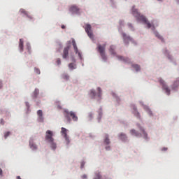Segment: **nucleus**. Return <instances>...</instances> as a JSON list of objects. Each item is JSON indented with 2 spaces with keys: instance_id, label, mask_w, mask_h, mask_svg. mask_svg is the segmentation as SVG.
Here are the masks:
<instances>
[{
  "instance_id": "nucleus-41",
  "label": "nucleus",
  "mask_w": 179,
  "mask_h": 179,
  "mask_svg": "<svg viewBox=\"0 0 179 179\" xmlns=\"http://www.w3.org/2000/svg\"><path fill=\"white\" fill-rule=\"evenodd\" d=\"M106 150H110V146H107V147H106Z\"/></svg>"
},
{
  "instance_id": "nucleus-2",
  "label": "nucleus",
  "mask_w": 179,
  "mask_h": 179,
  "mask_svg": "<svg viewBox=\"0 0 179 179\" xmlns=\"http://www.w3.org/2000/svg\"><path fill=\"white\" fill-rule=\"evenodd\" d=\"M107 44L104 43L103 45L99 44L97 45V50L98 52H99L102 59L103 61H107V56L106 55V46Z\"/></svg>"
},
{
  "instance_id": "nucleus-13",
  "label": "nucleus",
  "mask_w": 179,
  "mask_h": 179,
  "mask_svg": "<svg viewBox=\"0 0 179 179\" xmlns=\"http://www.w3.org/2000/svg\"><path fill=\"white\" fill-rule=\"evenodd\" d=\"M118 59L120 61H123V62H125L126 64H131V59L128 57H124L122 56H117Z\"/></svg>"
},
{
  "instance_id": "nucleus-9",
  "label": "nucleus",
  "mask_w": 179,
  "mask_h": 179,
  "mask_svg": "<svg viewBox=\"0 0 179 179\" xmlns=\"http://www.w3.org/2000/svg\"><path fill=\"white\" fill-rule=\"evenodd\" d=\"M29 147L32 150H37V144L34 143V139L30 138Z\"/></svg>"
},
{
  "instance_id": "nucleus-36",
  "label": "nucleus",
  "mask_w": 179,
  "mask_h": 179,
  "mask_svg": "<svg viewBox=\"0 0 179 179\" xmlns=\"http://www.w3.org/2000/svg\"><path fill=\"white\" fill-rule=\"evenodd\" d=\"M56 62L57 65H61V59H57Z\"/></svg>"
},
{
  "instance_id": "nucleus-3",
  "label": "nucleus",
  "mask_w": 179,
  "mask_h": 179,
  "mask_svg": "<svg viewBox=\"0 0 179 179\" xmlns=\"http://www.w3.org/2000/svg\"><path fill=\"white\" fill-rule=\"evenodd\" d=\"M64 114L69 122H71V117L73 121H78V116L73 111L64 110Z\"/></svg>"
},
{
  "instance_id": "nucleus-5",
  "label": "nucleus",
  "mask_w": 179,
  "mask_h": 179,
  "mask_svg": "<svg viewBox=\"0 0 179 179\" xmlns=\"http://www.w3.org/2000/svg\"><path fill=\"white\" fill-rule=\"evenodd\" d=\"M52 136H54V133H52L51 130L46 131L45 137V141H47L48 143L52 142L54 141V138Z\"/></svg>"
},
{
  "instance_id": "nucleus-40",
  "label": "nucleus",
  "mask_w": 179,
  "mask_h": 179,
  "mask_svg": "<svg viewBox=\"0 0 179 179\" xmlns=\"http://www.w3.org/2000/svg\"><path fill=\"white\" fill-rule=\"evenodd\" d=\"M2 174H3L2 169L0 168V176H2Z\"/></svg>"
},
{
  "instance_id": "nucleus-23",
  "label": "nucleus",
  "mask_w": 179,
  "mask_h": 179,
  "mask_svg": "<svg viewBox=\"0 0 179 179\" xmlns=\"http://www.w3.org/2000/svg\"><path fill=\"white\" fill-rule=\"evenodd\" d=\"M132 68H134L136 69V72L141 71V66L138 64H132Z\"/></svg>"
},
{
  "instance_id": "nucleus-31",
  "label": "nucleus",
  "mask_w": 179,
  "mask_h": 179,
  "mask_svg": "<svg viewBox=\"0 0 179 179\" xmlns=\"http://www.w3.org/2000/svg\"><path fill=\"white\" fill-rule=\"evenodd\" d=\"M97 90H98V92H99L98 97H101V88L98 87V88H97Z\"/></svg>"
},
{
  "instance_id": "nucleus-25",
  "label": "nucleus",
  "mask_w": 179,
  "mask_h": 179,
  "mask_svg": "<svg viewBox=\"0 0 179 179\" xmlns=\"http://www.w3.org/2000/svg\"><path fill=\"white\" fill-rule=\"evenodd\" d=\"M19 47L20 51H23V39H20Z\"/></svg>"
},
{
  "instance_id": "nucleus-48",
  "label": "nucleus",
  "mask_w": 179,
  "mask_h": 179,
  "mask_svg": "<svg viewBox=\"0 0 179 179\" xmlns=\"http://www.w3.org/2000/svg\"><path fill=\"white\" fill-rule=\"evenodd\" d=\"M1 122H2V121H3V119H1Z\"/></svg>"
},
{
  "instance_id": "nucleus-17",
  "label": "nucleus",
  "mask_w": 179,
  "mask_h": 179,
  "mask_svg": "<svg viewBox=\"0 0 179 179\" xmlns=\"http://www.w3.org/2000/svg\"><path fill=\"white\" fill-rule=\"evenodd\" d=\"M133 110H134V115L137 118H141V114H139V112H138L136 108L135 107V105L132 106Z\"/></svg>"
},
{
  "instance_id": "nucleus-20",
  "label": "nucleus",
  "mask_w": 179,
  "mask_h": 179,
  "mask_svg": "<svg viewBox=\"0 0 179 179\" xmlns=\"http://www.w3.org/2000/svg\"><path fill=\"white\" fill-rule=\"evenodd\" d=\"M39 93H40V91L38 90V89L36 88L33 93L34 97L35 99L37 98V96H38Z\"/></svg>"
},
{
  "instance_id": "nucleus-15",
  "label": "nucleus",
  "mask_w": 179,
  "mask_h": 179,
  "mask_svg": "<svg viewBox=\"0 0 179 179\" xmlns=\"http://www.w3.org/2000/svg\"><path fill=\"white\" fill-rule=\"evenodd\" d=\"M138 127L139 128L140 131H141L143 134V136L145 139H148V134L146 131H145V129H143V127H141V125L138 124Z\"/></svg>"
},
{
  "instance_id": "nucleus-38",
  "label": "nucleus",
  "mask_w": 179,
  "mask_h": 179,
  "mask_svg": "<svg viewBox=\"0 0 179 179\" xmlns=\"http://www.w3.org/2000/svg\"><path fill=\"white\" fill-rule=\"evenodd\" d=\"M82 178H83V179L87 178V175H83V176H82Z\"/></svg>"
},
{
  "instance_id": "nucleus-21",
  "label": "nucleus",
  "mask_w": 179,
  "mask_h": 179,
  "mask_svg": "<svg viewBox=\"0 0 179 179\" xmlns=\"http://www.w3.org/2000/svg\"><path fill=\"white\" fill-rule=\"evenodd\" d=\"M104 143H106V145H110V138H108V134H106Z\"/></svg>"
},
{
  "instance_id": "nucleus-24",
  "label": "nucleus",
  "mask_w": 179,
  "mask_h": 179,
  "mask_svg": "<svg viewBox=\"0 0 179 179\" xmlns=\"http://www.w3.org/2000/svg\"><path fill=\"white\" fill-rule=\"evenodd\" d=\"M90 96L91 99H94V97H96V92H94V90H92L90 91Z\"/></svg>"
},
{
  "instance_id": "nucleus-28",
  "label": "nucleus",
  "mask_w": 179,
  "mask_h": 179,
  "mask_svg": "<svg viewBox=\"0 0 179 179\" xmlns=\"http://www.w3.org/2000/svg\"><path fill=\"white\" fill-rule=\"evenodd\" d=\"M69 68L70 69H76V65H75V64H73V63H70V64H69Z\"/></svg>"
},
{
  "instance_id": "nucleus-14",
  "label": "nucleus",
  "mask_w": 179,
  "mask_h": 179,
  "mask_svg": "<svg viewBox=\"0 0 179 179\" xmlns=\"http://www.w3.org/2000/svg\"><path fill=\"white\" fill-rule=\"evenodd\" d=\"M72 44L76 54H78L80 58H82V55L80 54V52H78V46L76 45V42H75V41H73Z\"/></svg>"
},
{
  "instance_id": "nucleus-12",
  "label": "nucleus",
  "mask_w": 179,
  "mask_h": 179,
  "mask_svg": "<svg viewBox=\"0 0 179 179\" xmlns=\"http://www.w3.org/2000/svg\"><path fill=\"white\" fill-rule=\"evenodd\" d=\"M37 115L38 116V122H44V117H43V110H38L37 111Z\"/></svg>"
},
{
  "instance_id": "nucleus-46",
  "label": "nucleus",
  "mask_w": 179,
  "mask_h": 179,
  "mask_svg": "<svg viewBox=\"0 0 179 179\" xmlns=\"http://www.w3.org/2000/svg\"><path fill=\"white\" fill-rule=\"evenodd\" d=\"M1 87H2V83H0V89H1Z\"/></svg>"
},
{
  "instance_id": "nucleus-11",
  "label": "nucleus",
  "mask_w": 179,
  "mask_h": 179,
  "mask_svg": "<svg viewBox=\"0 0 179 179\" xmlns=\"http://www.w3.org/2000/svg\"><path fill=\"white\" fill-rule=\"evenodd\" d=\"M69 46L64 48L63 50L62 57L64 59H66V57L69 55Z\"/></svg>"
},
{
  "instance_id": "nucleus-42",
  "label": "nucleus",
  "mask_w": 179,
  "mask_h": 179,
  "mask_svg": "<svg viewBox=\"0 0 179 179\" xmlns=\"http://www.w3.org/2000/svg\"><path fill=\"white\" fill-rule=\"evenodd\" d=\"M85 166V163H81V169H83V166Z\"/></svg>"
},
{
  "instance_id": "nucleus-39",
  "label": "nucleus",
  "mask_w": 179,
  "mask_h": 179,
  "mask_svg": "<svg viewBox=\"0 0 179 179\" xmlns=\"http://www.w3.org/2000/svg\"><path fill=\"white\" fill-rule=\"evenodd\" d=\"M25 104L28 108L30 107V106L29 105V102H26Z\"/></svg>"
},
{
  "instance_id": "nucleus-22",
  "label": "nucleus",
  "mask_w": 179,
  "mask_h": 179,
  "mask_svg": "<svg viewBox=\"0 0 179 179\" xmlns=\"http://www.w3.org/2000/svg\"><path fill=\"white\" fill-rule=\"evenodd\" d=\"M49 143H50V146L52 149H53V150H55V149H57V143H55L54 141L52 142H49Z\"/></svg>"
},
{
  "instance_id": "nucleus-18",
  "label": "nucleus",
  "mask_w": 179,
  "mask_h": 179,
  "mask_svg": "<svg viewBox=\"0 0 179 179\" xmlns=\"http://www.w3.org/2000/svg\"><path fill=\"white\" fill-rule=\"evenodd\" d=\"M127 134L124 133L119 134V138L121 139V141H127Z\"/></svg>"
},
{
  "instance_id": "nucleus-6",
  "label": "nucleus",
  "mask_w": 179,
  "mask_h": 179,
  "mask_svg": "<svg viewBox=\"0 0 179 179\" xmlns=\"http://www.w3.org/2000/svg\"><path fill=\"white\" fill-rule=\"evenodd\" d=\"M85 30L90 38H93V32L92 31V25L90 24L85 25Z\"/></svg>"
},
{
  "instance_id": "nucleus-8",
  "label": "nucleus",
  "mask_w": 179,
  "mask_h": 179,
  "mask_svg": "<svg viewBox=\"0 0 179 179\" xmlns=\"http://www.w3.org/2000/svg\"><path fill=\"white\" fill-rule=\"evenodd\" d=\"M122 36L123 37V41H124V44H129V41H134L132 38H131L130 36L125 34V33H122Z\"/></svg>"
},
{
  "instance_id": "nucleus-33",
  "label": "nucleus",
  "mask_w": 179,
  "mask_h": 179,
  "mask_svg": "<svg viewBox=\"0 0 179 179\" xmlns=\"http://www.w3.org/2000/svg\"><path fill=\"white\" fill-rule=\"evenodd\" d=\"M10 135V132L7 131L5 134H4V138L5 139H6V138H8V136H9Z\"/></svg>"
},
{
  "instance_id": "nucleus-26",
  "label": "nucleus",
  "mask_w": 179,
  "mask_h": 179,
  "mask_svg": "<svg viewBox=\"0 0 179 179\" xmlns=\"http://www.w3.org/2000/svg\"><path fill=\"white\" fill-rule=\"evenodd\" d=\"M109 51L112 55H115V52L114 51V45L110 47Z\"/></svg>"
},
{
  "instance_id": "nucleus-49",
  "label": "nucleus",
  "mask_w": 179,
  "mask_h": 179,
  "mask_svg": "<svg viewBox=\"0 0 179 179\" xmlns=\"http://www.w3.org/2000/svg\"><path fill=\"white\" fill-rule=\"evenodd\" d=\"M158 1H163V0H158Z\"/></svg>"
},
{
  "instance_id": "nucleus-44",
  "label": "nucleus",
  "mask_w": 179,
  "mask_h": 179,
  "mask_svg": "<svg viewBox=\"0 0 179 179\" xmlns=\"http://www.w3.org/2000/svg\"><path fill=\"white\" fill-rule=\"evenodd\" d=\"M17 179H22V178H20V176H17Z\"/></svg>"
},
{
  "instance_id": "nucleus-34",
  "label": "nucleus",
  "mask_w": 179,
  "mask_h": 179,
  "mask_svg": "<svg viewBox=\"0 0 179 179\" xmlns=\"http://www.w3.org/2000/svg\"><path fill=\"white\" fill-rule=\"evenodd\" d=\"M27 48L28 50V52L29 54H31V52H30V50H31V47H30L29 45H27Z\"/></svg>"
},
{
  "instance_id": "nucleus-16",
  "label": "nucleus",
  "mask_w": 179,
  "mask_h": 179,
  "mask_svg": "<svg viewBox=\"0 0 179 179\" xmlns=\"http://www.w3.org/2000/svg\"><path fill=\"white\" fill-rule=\"evenodd\" d=\"M130 134L131 135H133L134 136H136V137L142 136V134H141L140 133H138V131H136V130L134 129L130 130Z\"/></svg>"
},
{
  "instance_id": "nucleus-45",
  "label": "nucleus",
  "mask_w": 179,
  "mask_h": 179,
  "mask_svg": "<svg viewBox=\"0 0 179 179\" xmlns=\"http://www.w3.org/2000/svg\"><path fill=\"white\" fill-rule=\"evenodd\" d=\"M162 150H167V148H164L162 149Z\"/></svg>"
},
{
  "instance_id": "nucleus-4",
  "label": "nucleus",
  "mask_w": 179,
  "mask_h": 179,
  "mask_svg": "<svg viewBox=\"0 0 179 179\" xmlns=\"http://www.w3.org/2000/svg\"><path fill=\"white\" fill-rule=\"evenodd\" d=\"M61 129L62 136L64 138L67 145L69 144L71 141H69V136H68V129L64 127H62Z\"/></svg>"
},
{
  "instance_id": "nucleus-35",
  "label": "nucleus",
  "mask_w": 179,
  "mask_h": 179,
  "mask_svg": "<svg viewBox=\"0 0 179 179\" xmlns=\"http://www.w3.org/2000/svg\"><path fill=\"white\" fill-rule=\"evenodd\" d=\"M128 26H129V29H131V30H134V27L132 26V24L129 23Z\"/></svg>"
},
{
  "instance_id": "nucleus-30",
  "label": "nucleus",
  "mask_w": 179,
  "mask_h": 179,
  "mask_svg": "<svg viewBox=\"0 0 179 179\" xmlns=\"http://www.w3.org/2000/svg\"><path fill=\"white\" fill-rule=\"evenodd\" d=\"M62 78H63V79H65L66 80H68L69 79V76L66 73H64L62 75Z\"/></svg>"
},
{
  "instance_id": "nucleus-29",
  "label": "nucleus",
  "mask_w": 179,
  "mask_h": 179,
  "mask_svg": "<svg viewBox=\"0 0 179 179\" xmlns=\"http://www.w3.org/2000/svg\"><path fill=\"white\" fill-rule=\"evenodd\" d=\"M94 179H101V175H100L99 172H96L95 173V177Z\"/></svg>"
},
{
  "instance_id": "nucleus-37",
  "label": "nucleus",
  "mask_w": 179,
  "mask_h": 179,
  "mask_svg": "<svg viewBox=\"0 0 179 179\" xmlns=\"http://www.w3.org/2000/svg\"><path fill=\"white\" fill-rule=\"evenodd\" d=\"M35 72H36V73H37L38 75H40V69H35Z\"/></svg>"
},
{
  "instance_id": "nucleus-10",
  "label": "nucleus",
  "mask_w": 179,
  "mask_h": 179,
  "mask_svg": "<svg viewBox=\"0 0 179 179\" xmlns=\"http://www.w3.org/2000/svg\"><path fill=\"white\" fill-rule=\"evenodd\" d=\"M79 10H80V8H78L77 6L73 5L71 6L69 8V11L72 13H79Z\"/></svg>"
},
{
  "instance_id": "nucleus-32",
  "label": "nucleus",
  "mask_w": 179,
  "mask_h": 179,
  "mask_svg": "<svg viewBox=\"0 0 179 179\" xmlns=\"http://www.w3.org/2000/svg\"><path fill=\"white\" fill-rule=\"evenodd\" d=\"M155 36H156V37H157L160 40H162V41H163V37H162V36H160V34H159V33H156Z\"/></svg>"
},
{
  "instance_id": "nucleus-47",
  "label": "nucleus",
  "mask_w": 179,
  "mask_h": 179,
  "mask_svg": "<svg viewBox=\"0 0 179 179\" xmlns=\"http://www.w3.org/2000/svg\"><path fill=\"white\" fill-rule=\"evenodd\" d=\"M178 3H179V0H177Z\"/></svg>"
},
{
  "instance_id": "nucleus-1",
  "label": "nucleus",
  "mask_w": 179,
  "mask_h": 179,
  "mask_svg": "<svg viewBox=\"0 0 179 179\" xmlns=\"http://www.w3.org/2000/svg\"><path fill=\"white\" fill-rule=\"evenodd\" d=\"M132 13L134 16L136 17L137 20H140V22H142L143 23L147 24L148 29H150L152 27V24L148 22V19L146 18V17L139 13V12H138V10H136L135 7H133L132 8Z\"/></svg>"
},
{
  "instance_id": "nucleus-43",
  "label": "nucleus",
  "mask_w": 179,
  "mask_h": 179,
  "mask_svg": "<svg viewBox=\"0 0 179 179\" xmlns=\"http://www.w3.org/2000/svg\"><path fill=\"white\" fill-rule=\"evenodd\" d=\"M62 29H65V25H62Z\"/></svg>"
},
{
  "instance_id": "nucleus-27",
  "label": "nucleus",
  "mask_w": 179,
  "mask_h": 179,
  "mask_svg": "<svg viewBox=\"0 0 179 179\" xmlns=\"http://www.w3.org/2000/svg\"><path fill=\"white\" fill-rule=\"evenodd\" d=\"M20 11L21 12V13H23L24 15L29 17V19H31V17L27 15V11H26L24 9H21Z\"/></svg>"
},
{
  "instance_id": "nucleus-19",
  "label": "nucleus",
  "mask_w": 179,
  "mask_h": 179,
  "mask_svg": "<svg viewBox=\"0 0 179 179\" xmlns=\"http://www.w3.org/2000/svg\"><path fill=\"white\" fill-rule=\"evenodd\" d=\"M178 86H179V79H178L176 81L174 82V83L172 86L173 90H176V89H177V87H178Z\"/></svg>"
},
{
  "instance_id": "nucleus-7",
  "label": "nucleus",
  "mask_w": 179,
  "mask_h": 179,
  "mask_svg": "<svg viewBox=\"0 0 179 179\" xmlns=\"http://www.w3.org/2000/svg\"><path fill=\"white\" fill-rule=\"evenodd\" d=\"M159 82L160 85H162L163 90H165L166 94L168 96H170V89L169 88V87H167V85H166V83H164V80H163L162 79H160Z\"/></svg>"
}]
</instances>
